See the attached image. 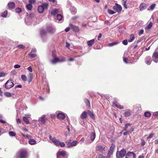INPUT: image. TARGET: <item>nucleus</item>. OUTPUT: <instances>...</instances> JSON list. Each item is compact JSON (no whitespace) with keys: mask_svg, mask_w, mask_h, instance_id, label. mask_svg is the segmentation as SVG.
Wrapping results in <instances>:
<instances>
[{"mask_svg":"<svg viewBox=\"0 0 158 158\" xmlns=\"http://www.w3.org/2000/svg\"><path fill=\"white\" fill-rule=\"evenodd\" d=\"M49 138L56 146H60L61 147H63L65 146V144L64 142H60L59 140L56 139L55 137L52 138L51 135L49 136Z\"/></svg>","mask_w":158,"mask_h":158,"instance_id":"obj_1","label":"nucleus"},{"mask_svg":"<svg viewBox=\"0 0 158 158\" xmlns=\"http://www.w3.org/2000/svg\"><path fill=\"white\" fill-rule=\"evenodd\" d=\"M27 156V152L24 150H21L17 153L16 158H26Z\"/></svg>","mask_w":158,"mask_h":158,"instance_id":"obj_2","label":"nucleus"},{"mask_svg":"<svg viewBox=\"0 0 158 158\" xmlns=\"http://www.w3.org/2000/svg\"><path fill=\"white\" fill-rule=\"evenodd\" d=\"M96 149L97 151H99L102 153H104L106 152V151L107 150V148L103 145L98 144L96 146Z\"/></svg>","mask_w":158,"mask_h":158,"instance_id":"obj_3","label":"nucleus"},{"mask_svg":"<svg viewBox=\"0 0 158 158\" xmlns=\"http://www.w3.org/2000/svg\"><path fill=\"white\" fill-rule=\"evenodd\" d=\"M126 151L125 149H122L120 151H117L116 154L117 158H123L125 155Z\"/></svg>","mask_w":158,"mask_h":158,"instance_id":"obj_4","label":"nucleus"},{"mask_svg":"<svg viewBox=\"0 0 158 158\" xmlns=\"http://www.w3.org/2000/svg\"><path fill=\"white\" fill-rule=\"evenodd\" d=\"M14 86V84L11 80L7 81L5 84V88L7 89H9Z\"/></svg>","mask_w":158,"mask_h":158,"instance_id":"obj_5","label":"nucleus"},{"mask_svg":"<svg viewBox=\"0 0 158 158\" xmlns=\"http://www.w3.org/2000/svg\"><path fill=\"white\" fill-rule=\"evenodd\" d=\"M48 5L47 4H43V5L39 6L38 8V12L40 13H42L43 12L45 9L47 8Z\"/></svg>","mask_w":158,"mask_h":158,"instance_id":"obj_6","label":"nucleus"},{"mask_svg":"<svg viewBox=\"0 0 158 158\" xmlns=\"http://www.w3.org/2000/svg\"><path fill=\"white\" fill-rule=\"evenodd\" d=\"M113 9L115 11L118 13L120 12L122 10L121 6L117 3L115 4V5L113 7Z\"/></svg>","mask_w":158,"mask_h":158,"instance_id":"obj_7","label":"nucleus"},{"mask_svg":"<svg viewBox=\"0 0 158 158\" xmlns=\"http://www.w3.org/2000/svg\"><path fill=\"white\" fill-rule=\"evenodd\" d=\"M66 155V152L64 150H59L57 153V158H60V156H64Z\"/></svg>","mask_w":158,"mask_h":158,"instance_id":"obj_8","label":"nucleus"},{"mask_svg":"<svg viewBox=\"0 0 158 158\" xmlns=\"http://www.w3.org/2000/svg\"><path fill=\"white\" fill-rule=\"evenodd\" d=\"M115 147V145L114 144H112L111 145L110 149L109 150L107 153V156L108 157H110L113 154L114 149Z\"/></svg>","mask_w":158,"mask_h":158,"instance_id":"obj_9","label":"nucleus"},{"mask_svg":"<svg viewBox=\"0 0 158 158\" xmlns=\"http://www.w3.org/2000/svg\"><path fill=\"white\" fill-rule=\"evenodd\" d=\"M46 29L48 32L51 34L53 33L55 31V29L53 27L51 26L48 27Z\"/></svg>","mask_w":158,"mask_h":158,"instance_id":"obj_10","label":"nucleus"},{"mask_svg":"<svg viewBox=\"0 0 158 158\" xmlns=\"http://www.w3.org/2000/svg\"><path fill=\"white\" fill-rule=\"evenodd\" d=\"M136 156L135 154L133 152L128 153L126 155V158H135Z\"/></svg>","mask_w":158,"mask_h":158,"instance_id":"obj_11","label":"nucleus"},{"mask_svg":"<svg viewBox=\"0 0 158 158\" xmlns=\"http://www.w3.org/2000/svg\"><path fill=\"white\" fill-rule=\"evenodd\" d=\"M152 57L153 58L155 59L154 61L157 63L158 61V60H156L158 58V52L156 50L153 53Z\"/></svg>","mask_w":158,"mask_h":158,"instance_id":"obj_12","label":"nucleus"},{"mask_svg":"<svg viewBox=\"0 0 158 158\" xmlns=\"http://www.w3.org/2000/svg\"><path fill=\"white\" fill-rule=\"evenodd\" d=\"M148 7V5L145 3H142L139 6V8L140 11H142L146 9Z\"/></svg>","mask_w":158,"mask_h":158,"instance_id":"obj_13","label":"nucleus"},{"mask_svg":"<svg viewBox=\"0 0 158 158\" xmlns=\"http://www.w3.org/2000/svg\"><path fill=\"white\" fill-rule=\"evenodd\" d=\"M66 115L64 113H59L57 114V116L59 119H63L65 118Z\"/></svg>","mask_w":158,"mask_h":158,"instance_id":"obj_14","label":"nucleus"},{"mask_svg":"<svg viewBox=\"0 0 158 158\" xmlns=\"http://www.w3.org/2000/svg\"><path fill=\"white\" fill-rule=\"evenodd\" d=\"M45 115H43L41 117L39 118V120L42 124H44L45 123L46 119L45 118Z\"/></svg>","mask_w":158,"mask_h":158,"instance_id":"obj_15","label":"nucleus"},{"mask_svg":"<svg viewBox=\"0 0 158 158\" xmlns=\"http://www.w3.org/2000/svg\"><path fill=\"white\" fill-rule=\"evenodd\" d=\"M60 61V59L57 57H53V60H51L50 62L52 64H55L58 62Z\"/></svg>","mask_w":158,"mask_h":158,"instance_id":"obj_16","label":"nucleus"},{"mask_svg":"<svg viewBox=\"0 0 158 158\" xmlns=\"http://www.w3.org/2000/svg\"><path fill=\"white\" fill-rule=\"evenodd\" d=\"M15 3L13 2H10L8 4V6L10 9H14L15 7Z\"/></svg>","mask_w":158,"mask_h":158,"instance_id":"obj_17","label":"nucleus"},{"mask_svg":"<svg viewBox=\"0 0 158 158\" xmlns=\"http://www.w3.org/2000/svg\"><path fill=\"white\" fill-rule=\"evenodd\" d=\"M70 26L73 31L76 32L78 31L79 30V28L77 26H74L72 24H70Z\"/></svg>","mask_w":158,"mask_h":158,"instance_id":"obj_18","label":"nucleus"},{"mask_svg":"<svg viewBox=\"0 0 158 158\" xmlns=\"http://www.w3.org/2000/svg\"><path fill=\"white\" fill-rule=\"evenodd\" d=\"M96 137V134L95 132H93L90 134V139L91 141H93Z\"/></svg>","mask_w":158,"mask_h":158,"instance_id":"obj_19","label":"nucleus"},{"mask_svg":"<svg viewBox=\"0 0 158 158\" xmlns=\"http://www.w3.org/2000/svg\"><path fill=\"white\" fill-rule=\"evenodd\" d=\"M59 13V10L57 9L53 10L51 12V14L53 15H55Z\"/></svg>","mask_w":158,"mask_h":158,"instance_id":"obj_20","label":"nucleus"},{"mask_svg":"<svg viewBox=\"0 0 158 158\" xmlns=\"http://www.w3.org/2000/svg\"><path fill=\"white\" fill-rule=\"evenodd\" d=\"M94 42L95 40L94 39H93L87 41V45L89 46H91L94 43Z\"/></svg>","mask_w":158,"mask_h":158,"instance_id":"obj_21","label":"nucleus"},{"mask_svg":"<svg viewBox=\"0 0 158 158\" xmlns=\"http://www.w3.org/2000/svg\"><path fill=\"white\" fill-rule=\"evenodd\" d=\"M28 143L31 145H34L36 143V141L33 139H31L29 140Z\"/></svg>","mask_w":158,"mask_h":158,"instance_id":"obj_22","label":"nucleus"},{"mask_svg":"<svg viewBox=\"0 0 158 158\" xmlns=\"http://www.w3.org/2000/svg\"><path fill=\"white\" fill-rule=\"evenodd\" d=\"M4 95L6 97H9L14 95V94L13 93H10L9 92H5L4 93Z\"/></svg>","mask_w":158,"mask_h":158,"instance_id":"obj_23","label":"nucleus"},{"mask_svg":"<svg viewBox=\"0 0 158 158\" xmlns=\"http://www.w3.org/2000/svg\"><path fill=\"white\" fill-rule=\"evenodd\" d=\"M87 115V113L86 112H84L81 116V118L82 119L86 118Z\"/></svg>","mask_w":158,"mask_h":158,"instance_id":"obj_24","label":"nucleus"},{"mask_svg":"<svg viewBox=\"0 0 158 158\" xmlns=\"http://www.w3.org/2000/svg\"><path fill=\"white\" fill-rule=\"evenodd\" d=\"M113 105L117 108L119 109H123V106L118 105L115 102H113Z\"/></svg>","mask_w":158,"mask_h":158,"instance_id":"obj_25","label":"nucleus"},{"mask_svg":"<svg viewBox=\"0 0 158 158\" xmlns=\"http://www.w3.org/2000/svg\"><path fill=\"white\" fill-rule=\"evenodd\" d=\"M88 114L90 116L91 118L92 119H94L95 117L94 115L93 112L89 110H88Z\"/></svg>","mask_w":158,"mask_h":158,"instance_id":"obj_26","label":"nucleus"},{"mask_svg":"<svg viewBox=\"0 0 158 158\" xmlns=\"http://www.w3.org/2000/svg\"><path fill=\"white\" fill-rule=\"evenodd\" d=\"M72 141L71 139H69L66 142V146L68 148H70V145Z\"/></svg>","mask_w":158,"mask_h":158,"instance_id":"obj_27","label":"nucleus"},{"mask_svg":"<svg viewBox=\"0 0 158 158\" xmlns=\"http://www.w3.org/2000/svg\"><path fill=\"white\" fill-rule=\"evenodd\" d=\"M131 114V112L129 111L125 112L124 113V116L125 117L130 116Z\"/></svg>","mask_w":158,"mask_h":158,"instance_id":"obj_28","label":"nucleus"},{"mask_svg":"<svg viewBox=\"0 0 158 158\" xmlns=\"http://www.w3.org/2000/svg\"><path fill=\"white\" fill-rule=\"evenodd\" d=\"M78 141H74L72 142H71V143L70 144V148L76 146V145Z\"/></svg>","mask_w":158,"mask_h":158,"instance_id":"obj_29","label":"nucleus"},{"mask_svg":"<svg viewBox=\"0 0 158 158\" xmlns=\"http://www.w3.org/2000/svg\"><path fill=\"white\" fill-rule=\"evenodd\" d=\"M127 0H123L122 1V3L124 7L126 9H127Z\"/></svg>","mask_w":158,"mask_h":158,"instance_id":"obj_30","label":"nucleus"},{"mask_svg":"<svg viewBox=\"0 0 158 158\" xmlns=\"http://www.w3.org/2000/svg\"><path fill=\"white\" fill-rule=\"evenodd\" d=\"M28 77L29 78L28 81L30 82L32 80L33 77V74L32 73H29Z\"/></svg>","mask_w":158,"mask_h":158,"instance_id":"obj_31","label":"nucleus"},{"mask_svg":"<svg viewBox=\"0 0 158 158\" xmlns=\"http://www.w3.org/2000/svg\"><path fill=\"white\" fill-rule=\"evenodd\" d=\"M135 39L134 35L133 34H131L130 35V39L128 40L129 42H131L133 41Z\"/></svg>","mask_w":158,"mask_h":158,"instance_id":"obj_32","label":"nucleus"},{"mask_svg":"<svg viewBox=\"0 0 158 158\" xmlns=\"http://www.w3.org/2000/svg\"><path fill=\"white\" fill-rule=\"evenodd\" d=\"M153 23L152 22L150 23L149 24L145 27V29L146 30L149 29L151 28L152 26Z\"/></svg>","mask_w":158,"mask_h":158,"instance_id":"obj_33","label":"nucleus"},{"mask_svg":"<svg viewBox=\"0 0 158 158\" xmlns=\"http://www.w3.org/2000/svg\"><path fill=\"white\" fill-rule=\"evenodd\" d=\"M84 102L88 107H89L90 106L89 102L88 99L86 98L85 99Z\"/></svg>","mask_w":158,"mask_h":158,"instance_id":"obj_34","label":"nucleus"},{"mask_svg":"<svg viewBox=\"0 0 158 158\" xmlns=\"http://www.w3.org/2000/svg\"><path fill=\"white\" fill-rule=\"evenodd\" d=\"M63 16L60 14H58L56 16V19L58 20L59 21H60L62 19Z\"/></svg>","mask_w":158,"mask_h":158,"instance_id":"obj_35","label":"nucleus"},{"mask_svg":"<svg viewBox=\"0 0 158 158\" xmlns=\"http://www.w3.org/2000/svg\"><path fill=\"white\" fill-rule=\"evenodd\" d=\"M151 113L149 112H146L144 113V115L145 117H150L151 116Z\"/></svg>","mask_w":158,"mask_h":158,"instance_id":"obj_36","label":"nucleus"},{"mask_svg":"<svg viewBox=\"0 0 158 158\" xmlns=\"http://www.w3.org/2000/svg\"><path fill=\"white\" fill-rule=\"evenodd\" d=\"M47 32H48L47 30L45 31L44 30H42L40 31V34L42 35H46Z\"/></svg>","mask_w":158,"mask_h":158,"instance_id":"obj_37","label":"nucleus"},{"mask_svg":"<svg viewBox=\"0 0 158 158\" xmlns=\"http://www.w3.org/2000/svg\"><path fill=\"white\" fill-rule=\"evenodd\" d=\"M23 119L24 122H25L27 124L29 123V122L28 119L25 117H23Z\"/></svg>","mask_w":158,"mask_h":158,"instance_id":"obj_38","label":"nucleus"},{"mask_svg":"<svg viewBox=\"0 0 158 158\" xmlns=\"http://www.w3.org/2000/svg\"><path fill=\"white\" fill-rule=\"evenodd\" d=\"M27 8L29 10H31L32 8V5L30 4H29L26 5Z\"/></svg>","mask_w":158,"mask_h":158,"instance_id":"obj_39","label":"nucleus"},{"mask_svg":"<svg viewBox=\"0 0 158 158\" xmlns=\"http://www.w3.org/2000/svg\"><path fill=\"white\" fill-rule=\"evenodd\" d=\"M7 14V11L6 10L3 13H2V16L3 17H6Z\"/></svg>","mask_w":158,"mask_h":158,"instance_id":"obj_40","label":"nucleus"},{"mask_svg":"<svg viewBox=\"0 0 158 158\" xmlns=\"http://www.w3.org/2000/svg\"><path fill=\"white\" fill-rule=\"evenodd\" d=\"M28 55L31 58H33L36 56V55L35 54L29 53Z\"/></svg>","mask_w":158,"mask_h":158,"instance_id":"obj_41","label":"nucleus"},{"mask_svg":"<svg viewBox=\"0 0 158 158\" xmlns=\"http://www.w3.org/2000/svg\"><path fill=\"white\" fill-rule=\"evenodd\" d=\"M21 78L24 81H27V78L26 76L24 75H22L21 76Z\"/></svg>","mask_w":158,"mask_h":158,"instance_id":"obj_42","label":"nucleus"},{"mask_svg":"<svg viewBox=\"0 0 158 158\" xmlns=\"http://www.w3.org/2000/svg\"><path fill=\"white\" fill-rule=\"evenodd\" d=\"M156 5V4H154L151 5L149 7L150 10H152L155 8Z\"/></svg>","mask_w":158,"mask_h":158,"instance_id":"obj_43","label":"nucleus"},{"mask_svg":"<svg viewBox=\"0 0 158 158\" xmlns=\"http://www.w3.org/2000/svg\"><path fill=\"white\" fill-rule=\"evenodd\" d=\"M52 55L53 57H56V52L55 50L52 51Z\"/></svg>","mask_w":158,"mask_h":158,"instance_id":"obj_44","label":"nucleus"},{"mask_svg":"<svg viewBox=\"0 0 158 158\" xmlns=\"http://www.w3.org/2000/svg\"><path fill=\"white\" fill-rule=\"evenodd\" d=\"M98 158H107V156H104L102 154H99L98 155Z\"/></svg>","mask_w":158,"mask_h":158,"instance_id":"obj_45","label":"nucleus"},{"mask_svg":"<svg viewBox=\"0 0 158 158\" xmlns=\"http://www.w3.org/2000/svg\"><path fill=\"white\" fill-rule=\"evenodd\" d=\"M9 135L11 136H15V133L13 131H10L9 132Z\"/></svg>","mask_w":158,"mask_h":158,"instance_id":"obj_46","label":"nucleus"},{"mask_svg":"<svg viewBox=\"0 0 158 158\" xmlns=\"http://www.w3.org/2000/svg\"><path fill=\"white\" fill-rule=\"evenodd\" d=\"M108 13L111 15H113L115 13V12L112 10H108Z\"/></svg>","mask_w":158,"mask_h":158,"instance_id":"obj_47","label":"nucleus"},{"mask_svg":"<svg viewBox=\"0 0 158 158\" xmlns=\"http://www.w3.org/2000/svg\"><path fill=\"white\" fill-rule=\"evenodd\" d=\"M117 42H114L112 43H110L108 44V46H114L115 45H116L117 44Z\"/></svg>","mask_w":158,"mask_h":158,"instance_id":"obj_48","label":"nucleus"},{"mask_svg":"<svg viewBox=\"0 0 158 158\" xmlns=\"http://www.w3.org/2000/svg\"><path fill=\"white\" fill-rule=\"evenodd\" d=\"M15 10L16 13H19L21 11V10L19 8H18L15 9Z\"/></svg>","mask_w":158,"mask_h":158,"instance_id":"obj_49","label":"nucleus"},{"mask_svg":"<svg viewBox=\"0 0 158 158\" xmlns=\"http://www.w3.org/2000/svg\"><path fill=\"white\" fill-rule=\"evenodd\" d=\"M122 43L124 45H127L128 44V42L127 40H125L123 41Z\"/></svg>","mask_w":158,"mask_h":158,"instance_id":"obj_50","label":"nucleus"},{"mask_svg":"<svg viewBox=\"0 0 158 158\" xmlns=\"http://www.w3.org/2000/svg\"><path fill=\"white\" fill-rule=\"evenodd\" d=\"M154 135V134L152 133H151V134H150V135L148 137H147V139H150V138H152L153 136Z\"/></svg>","mask_w":158,"mask_h":158,"instance_id":"obj_51","label":"nucleus"},{"mask_svg":"<svg viewBox=\"0 0 158 158\" xmlns=\"http://www.w3.org/2000/svg\"><path fill=\"white\" fill-rule=\"evenodd\" d=\"M20 65L19 64H16L14 66V68L15 69H18L20 68Z\"/></svg>","mask_w":158,"mask_h":158,"instance_id":"obj_52","label":"nucleus"},{"mask_svg":"<svg viewBox=\"0 0 158 158\" xmlns=\"http://www.w3.org/2000/svg\"><path fill=\"white\" fill-rule=\"evenodd\" d=\"M6 75V74L3 72H1L0 73V77H5Z\"/></svg>","mask_w":158,"mask_h":158,"instance_id":"obj_53","label":"nucleus"},{"mask_svg":"<svg viewBox=\"0 0 158 158\" xmlns=\"http://www.w3.org/2000/svg\"><path fill=\"white\" fill-rule=\"evenodd\" d=\"M35 0H29V2L30 3V4H33L35 3Z\"/></svg>","mask_w":158,"mask_h":158,"instance_id":"obj_54","label":"nucleus"},{"mask_svg":"<svg viewBox=\"0 0 158 158\" xmlns=\"http://www.w3.org/2000/svg\"><path fill=\"white\" fill-rule=\"evenodd\" d=\"M17 47L18 48H24V47H23V45L22 44H20V45H18V46H17Z\"/></svg>","mask_w":158,"mask_h":158,"instance_id":"obj_55","label":"nucleus"},{"mask_svg":"<svg viewBox=\"0 0 158 158\" xmlns=\"http://www.w3.org/2000/svg\"><path fill=\"white\" fill-rule=\"evenodd\" d=\"M130 125H131V124H130L129 123H128L127 124H125V129L124 130L126 131V129L127 128L128 126H130Z\"/></svg>","mask_w":158,"mask_h":158,"instance_id":"obj_56","label":"nucleus"},{"mask_svg":"<svg viewBox=\"0 0 158 158\" xmlns=\"http://www.w3.org/2000/svg\"><path fill=\"white\" fill-rule=\"evenodd\" d=\"M145 63L149 65L151 63V61H150V60H146L145 61Z\"/></svg>","mask_w":158,"mask_h":158,"instance_id":"obj_57","label":"nucleus"},{"mask_svg":"<svg viewBox=\"0 0 158 158\" xmlns=\"http://www.w3.org/2000/svg\"><path fill=\"white\" fill-rule=\"evenodd\" d=\"M0 122L3 124H5L6 123V122L5 121L2 119H0Z\"/></svg>","mask_w":158,"mask_h":158,"instance_id":"obj_58","label":"nucleus"},{"mask_svg":"<svg viewBox=\"0 0 158 158\" xmlns=\"http://www.w3.org/2000/svg\"><path fill=\"white\" fill-rule=\"evenodd\" d=\"M27 69L28 70L30 71V72H32V68L31 66H29L28 68Z\"/></svg>","mask_w":158,"mask_h":158,"instance_id":"obj_59","label":"nucleus"},{"mask_svg":"<svg viewBox=\"0 0 158 158\" xmlns=\"http://www.w3.org/2000/svg\"><path fill=\"white\" fill-rule=\"evenodd\" d=\"M144 31L143 29L141 30L139 32V34L141 35L143 34V33Z\"/></svg>","mask_w":158,"mask_h":158,"instance_id":"obj_60","label":"nucleus"},{"mask_svg":"<svg viewBox=\"0 0 158 158\" xmlns=\"http://www.w3.org/2000/svg\"><path fill=\"white\" fill-rule=\"evenodd\" d=\"M153 114L154 116H158V112H155Z\"/></svg>","mask_w":158,"mask_h":158,"instance_id":"obj_61","label":"nucleus"},{"mask_svg":"<svg viewBox=\"0 0 158 158\" xmlns=\"http://www.w3.org/2000/svg\"><path fill=\"white\" fill-rule=\"evenodd\" d=\"M69 45H70V44L69 43H68L67 42H66V47L67 48H69Z\"/></svg>","mask_w":158,"mask_h":158,"instance_id":"obj_62","label":"nucleus"},{"mask_svg":"<svg viewBox=\"0 0 158 158\" xmlns=\"http://www.w3.org/2000/svg\"><path fill=\"white\" fill-rule=\"evenodd\" d=\"M70 29V28L69 27H68L67 28H66L65 29V31L66 32H67L68 31H69V30Z\"/></svg>","mask_w":158,"mask_h":158,"instance_id":"obj_63","label":"nucleus"},{"mask_svg":"<svg viewBox=\"0 0 158 158\" xmlns=\"http://www.w3.org/2000/svg\"><path fill=\"white\" fill-rule=\"evenodd\" d=\"M69 132H66L64 134L65 136H67L69 135Z\"/></svg>","mask_w":158,"mask_h":158,"instance_id":"obj_64","label":"nucleus"}]
</instances>
